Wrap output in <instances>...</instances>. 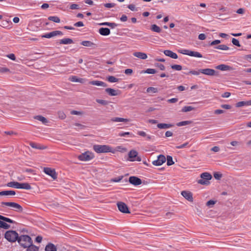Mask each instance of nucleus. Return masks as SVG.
Instances as JSON below:
<instances>
[{
    "mask_svg": "<svg viewBox=\"0 0 251 251\" xmlns=\"http://www.w3.org/2000/svg\"><path fill=\"white\" fill-rule=\"evenodd\" d=\"M52 37L55 36H62L63 35V33L59 30H55L51 32Z\"/></svg>",
    "mask_w": 251,
    "mask_h": 251,
    "instance_id": "nucleus-44",
    "label": "nucleus"
},
{
    "mask_svg": "<svg viewBox=\"0 0 251 251\" xmlns=\"http://www.w3.org/2000/svg\"><path fill=\"white\" fill-rule=\"evenodd\" d=\"M96 101L98 103L101 104L102 105H105L107 104V103H108V101H107L105 100H103L97 99Z\"/></svg>",
    "mask_w": 251,
    "mask_h": 251,
    "instance_id": "nucleus-47",
    "label": "nucleus"
},
{
    "mask_svg": "<svg viewBox=\"0 0 251 251\" xmlns=\"http://www.w3.org/2000/svg\"><path fill=\"white\" fill-rule=\"evenodd\" d=\"M0 220H3L9 223H15V222L8 218L4 217L0 215Z\"/></svg>",
    "mask_w": 251,
    "mask_h": 251,
    "instance_id": "nucleus-37",
    "label": "nucleus"
},
{
    "mask_svg": "<svg viewBox=\"0 0 251 251\" xmlns=\"http://www.w3.org/2000/svg\"><path fill=\"white\" fill-rule=\"evenodd\" d=\"M100 25H107L112 28H114L117 26L118 25L115 23L104 22L100 24Z\"/></svg>",
    "mask_w": 251,
    "mask_h": 251,
    "instance_id": "nucleus-31",
    "label": "nucleus"
},
{
    "mask_svg": "<svg viewBox=\"0 0 251 251\" xmlns=\"http://www.w3.org/2000/svg\"><path fill=\"white\" fill-rule=\"evenodd\" d=\"M0 227L4 229H8L10 227V226L6 223L0 220Z\"/></svg>",
    "mask_w": 251,
    "mask_h": 251,
    "instance_id": "nucleus-41",
    "label": "nucleus"
},
{
    "mask_svg": "<svg viewBox=\"0 0 251 251\" xmlns=\"http://www.w3.org/2000/svg\"><path fill=\"white\" fill-rule=\"evenodd\" d=\"M70 9L74 10V9H79V6L78 4H72L70 6Z\"/></svg>",
    "mask_w": 251,
    "mask_h": 251,
    "instance_id": "nucleus-56",
    "label": "nucleus"
},
{
    "mask_svg": "<svg viewBox=\"0 0 251 251\" xmlns=\"http://www.w3.org/2000/svg\"><path fill=\"white\" fill-rule=\"evenodd\" d=\"M5 238L9 241L14 242L18 241L19 238L17 232L14 230L7 231L5 233Z\"/></svg>",
    "mask_w": 251,
    "mask_h": 251,
    "instance_id": "nucleus-4",
    "label": "nucleus"
},
{
    "mask_svg": "<svg viewBox=\"0 0 251 251\" xmlns=\"http://www.w3.org/2000/svg\"><path fill=\"white\" fill-rule=\"evenodd\" d=\"M94 158V154L89 151H85L78 156V159L82 161H88Z\"/></svg>",
    "mask_w": 251,
    "mask_h": 251,
    "instance_id": "nucleus-7",
    "label": "nucleus"
},
{
    "mask_svg": "<svg viewBox=\"0 0 251 251\" xmlns=\"http://www.w3.org/2000/svg\"><path fill=\"white\" fill-rule=\"evenodd\" d=\"M1 205L2 206H7L12 208L13 210L17 211H22V207L17 203L14 202H1Z\"/></svg>",
    "mask_w": 251,
    "mask_h": 251,
    "instance_id": "nucleus-8",
    "label": "nucleus"
},
{
    "mask_svg": "<svg viewBox=\"0 0 251 251\" xmlns=\"http://www.w3.org/2000/svg\"><path fill=\"white\" fill-rule=\"evenodd\" d=\"M16 194L15 191L13 190H7V191H2L0 192V196H8V195H12L14 196Z\"/></svg>",
    "mask_w": 251,
    "mask_h": 251,
    "instance_id": "nucleus-27",
    "label": "nucleus"
},
{
    "mask_svg": "<svg viewBox=\"0 0 251 251\" xmlns=\"http://www.w3.org/2000/svg\"><path fill=\"white\" fill-rule=\"evenodd\" d=\"M156 72V71L155 69L150 68L147 69L145 72V73L149 74H154Z\"/></svg>",
    "mask_w": 251,
    "mask_h": 251,
    "instance_id": "nucleus-46",
    "label": "nucleus"
},
{
    "mask_svg": "<svg viewBox=\"0 0 251 251\" xmlns=\"http://www.w3.org/2000/svg\"><path fill=\"white\" fill-rule=\"evenodd\" d=\"M178 52L183 54L195 57H202V55L201 53L196 51H192L186 49H180L178 50Z\"/></svg>",
    "mask_w": 251,
    "mask_h": 251,
    "instance_id": "nucleus-5",
    "label": "nucleus"
},
{
    "mask_svg": "<svg viewBox=\"0 0 251 251\" xmlns=\"http://www.w3.org/2000/svg\"><path fill=\"white\" fill-rule=\"evenodd\" d=\"M42 38H50L52 37V35L51 32L47 33L44 35H41Z\"/></svg>",
    "mask_w": 251,
    "mask_h": 251,
    "instance_id": "nucleus-49",
    "label": "nucleus"
},
{
    "mask_svg": "<svg viewBox=\"0 0 251 251\" xmlns=\"http://www.w3.org/2000/svg\"><path fill=\"white\" fill-rule=\"evenodd\" d=\"M251 105V100L249 101H239L236 104V107H240L244 106H250Z\"/></svg>",
    "mask_w": 251,
    "mask_h": 251,
    "instance_id": "nucleus-23",
    "label": "nucleus"
},
{
    "mask_svg": "<svg viewBox=\"0 0 251 251\" xmlns=\"http://www.w3.org/2000/svg\"><path fill=\"white\" fill-rule=\"evenodd\" d=\"M200 71L201 72V73L207 75L214 76L217 75L216 72L214 69H212L206 68L200 69Z\"/></svg>",
    "mask_w": 251,
    "mask_h": 251,
    "instance_id": "nucleus-13",
    "label": "nucleus"
},
{
    "mask_svg": "<svg viewBox=\"0 0 251 251\" xmlns=\"http://www.w3.org/2000/svg\"><path fill=\"white\" fill-rule=\"evenodd\" d=\"M129 182L131 184H132L135 186L139 185L142 183L141 179L140 178H139L136 176H132L129 177Z\"/></svg>",
    "mask_w": 251,
    "mask_h": 251,
    "instance_id": "nucleus-14",
    "label": "nucleus"
},
{
    "mask_svg": "<svg viewBox=\"0 0 251 251\" xmlns=\"http://www.w3.org/2000/svg\"><path fill=\"white\" fill-rule=\"evenodd\" d=\"M111 121L114 122H127L129 121L128 119H125L120 117H114L111 119Z\"/></svg>",
    "mask_w": 251,
    "mask_h": 251,
    "instance_id": "nucleus-29",
    "label": "nucleus"
},
{
    "mask_svg": "<svg viewBox=\"0 0 251 251\" xmlns=\"http://www.w3.org/2000/svg\"><path fill=\"white\" fill-rule=\"evenodd\" d=\"M138 152L135 150H131L128 153L129 160L130 161H140L141 158L140 157L137 156Z\"/></svg>",
    "mask_w": 251,
    "mask_h": 251,
    "instance_id": "nucleus-9",
    "label": "nucleus"
},
{
    "mask_svg": "<svg viewBox=\"0 0 251 251\" xmlns=\"http://www.w3.org/2000/svg\"><path fill=\"white\" fill-rule=\"evenodd\" d=\"M27 248V249L26 251H38L39 250V248L36 246L32 245V244H31V245L28 246Z\"/></svg>",
    "mask_w": 251,
    "mask_h": 251,
    "instance_id": "nucleus-34",
    "label": "nucleus"
},
{
    "mask_svg": "<svg viewBox=\"0 0 251 251\" xmlns=\"http://www.w3.org/2000/svg\"><path fill=\"white\" fill-rule=\"evenodd\" d=\"M156 66L160 70L163 71L165 70V67L164 65L160 63H157Z\"/></svg>",
    "mask_w": 251,
    "mask_h": 251,
    "instance_id": "nucleus-54",
    "label": "nucleus"
},
{
    "mask_svg": "<svg viewBox=\"0 0 251 251\" xmlns=\"http://www.w3.org/2000/svg\"><path fill=\"white\" fill-rule=\"evenodd\" d=\"M157 92H158L157 88H155V87H151L148 88L147 89V93L152 92L153 93H156Z\"/></svg>",
    "mask_w": 251,
    "mask_h": 251,
    "instance_id": "nucleus-42",
    "label": "nucleus"
},
{
    "mask_svg": "<svg viewBox=\"0 0 251 251\" xmlns=\"http://www.w3.org/2000/svg\"><path fill=\"white\" fill-rule=\"evenodd\" d=\"M221 43V41L219 40H215L212 42L210 43V46H213L215 45H217Z\"/></svg>",
    "mask_w": 251,
    "mask_h": 251,
    "instance_id": "nucleus-60",
    "label": "nucleus"
},
{
    "mask_svg": "<svg viewBox=\"0 0 251 251\" xmlns=\"http://www.w3.org/2000/svg\"><path fill=\"white\" fill-rule=\"evenodd\" d=\"M133 55L141 59H146L148 57L146 53L142 52H135L133 53Z\"/></svg>",
    "mask_w": 251,
    "mask_h": 251,
    "instance_id": "nucleus-19",
    "label": "nucleus"
},
{
    "mask_svg": "<svg viewBox=\"0 0 251 251\" xmlns=\"http://www.w3.org/2000/svg\"><path fill=\"white\" fill-rule=\"evenodd\" d=\"M117 206L120 211L124 213H130L127 206L126 203L123 202H118L117 203Z\"/></svg>",
    "mask_w": 251,
    "mask_h": 251,
    "instance_id": "nucleus-11",
    "label": "nucleus"
},
{
    "mask_svg": "<svg viewBox=\"0 0 251 251\" xmlns=\"http://www.w3.org/2000/svg\"><path fill=\"white\" fill-rule=\"evenodd\" d=\"M215 203V201H214L213 200H210L206 202V205L208 206H210L211 205H214Z\"/></svg>",
    "mask_w": 251,
    "mask_h": 251,
    "instance_id": "nucleus-61",
    "label": "nucleus"
},
{
    "mask_svg": "<svg viewBox=\"0 0 251 251\" xmlns=\"http://www.w3.org/2000/svg\"><path fill=\"white\" fill-rule=\"evenodd\" d=\"M188 144H189L188 142H186L181 145L176 146V149H182V148H184L187 147Z\"/></svg>",
    "mask_w": 251,
    "mask_h": 251,
    "instance_id": "nucleus-51",
    "label": "nucleus"
},
{
    "mask_svg": "<svg viewBox=\"0 0 251 251\" xmlns=\"http://www.w3.org/2000/svg\"><path fill=\"white\" fill-rule=\"evenodd\" d=\"M164 53L165 54V55L170 57L173 59H177L178 57V56L176 53L173 52L170 50H165L164 51Z\"/></svg>",
    "mask_w": 251,
    "mask_h": 251,
    "instance_id": "nucleus-16",
    "label": "nucleus"
},
{
    "mask_svg": "<svg viewBox=\"0 0 251 251\" xmlns=\"http://www.w3.org/2000/svg\"><path fill=\"white\" fill-rule=\"evenodd\" d=\"M181 195L189 201H193V198L192 193L190 192L183 191L181 193Z\"/></svg>",
    "mask_w": 251,
    "mask_h": 251,
    "instance_id": "nucleus-15",
    "label": "nucleus"
},
{
    "mask_svg": "<svg viewBox=\"0 0 251 251\" xmlns=\"http://www.w3.org/2000/svg\"><path fill=\"white\" fill-rule=\"evenodd\" d=\"M34 119L39 121H41L43 124L45 125H47V124L48 123V120L44 117L41 115L35 116Z\"/></svg>",
    "mask_w": 251,
    "mask_h": 251,
    "instance_id": "nucleus-28",
    "label": "nucleus"
},
{
    "mask_svg": "<svg viewBox=\"0 0 251 251\" xmlns=\"http://www.w3.org/2000/svg\"><path fill=\"white\" fill-rule=\"evenodd\" d=\"M48 20L56 23L60 22V19L57 16H50L48 17Z\"/></svg>",
    "mask_w": 251,
    "mask_h": 251,
    "instance_id": "nucleus-33",
    "label": "nucleus"
},
{
    "mask_svg": "<svg viewBox=\"0 0 251 251\" xmlns=\"http://www.w3.org/2000/svg\"><path fill=\"white\" fill-rule=\"evenodd\" d=\"M89 84L93 85H96L99 86H102L103 87H107V85L104 82L99 81V80H94L90 81L89 82Z\"/></svg>",
    "mask_w": 251,
    "mask_h": 251,
    "instance_id": "nucleus-20",
    "label": "nucleus"
},
{
    "mask_svg": "<svg viewBox=\"0 0 251 251\" xmlns=\"http://www.w3.org/2000/svg\"><path fill=\"white\" fill-rule=\"evenodd\" d=\"M7 57L12 60H15L16 57L15 55L13 53H11L7 55Z\"/></svg>",
    "mask_w": 251,
    "mask_h": 251,
    "instance_id": "nucleus-63",
    "label": "nucleus"
},
{
    "mask_svg": "<svg viewBox=\"0 0 251 251\" xmlns=\"http://www.w3.org/2000/svg\"><path fill=\"white\" fill-rule=\"evenodd\" d=\"M59 43L61 44L67 45L72 44L73 43V41L70 38H64L60 40Z\"/></svg>",
    "mask_w": 251,
    "mask_h": 251,
    "instance_id": "nucleus-30",
    "label": "nucleus"
},
{
    "mask_svg": "<svg viewBox=\"0 0 251 251\" xmlns=\"http://www.w3.org/2000/svg\"><path fill=\"white\" fill-rule=\"evenodd\" d=\"M6 186L10 187L16 189H23L25 190H30L31 187L28 183H19L16 181H11L7 183Z\"/></svg>",
    "mask_w": 251,
    "mask_h": 251,
    "instance_id": "nucleus-2",
    "label": "nucleus"
},
{
    "mask_svg": "<svg viewBox=\"0 0 251 251\" xmlns=\"http://www.w3.org/2000/svg\"><path fill=\"white\" fill-rule=\"evenodd\" d=\"M174 126V125L171 124H164L160 123L158 124L157 126L160 129H167L172 127Z\"/></svg>",
    "mask_w": 251,
    "mask_h": 251,
    "instance_id": "nucleus-22",
    "label": "nucleus"
},
{
    "mask_svg": "<svg viewBox=\"0 0 251 251\" xmlns=\"http://www.w3.org/2000/svg\"><path fill=\"white\" fill-rule=\"evenodd\" d=\"M171 68L175 70L180 71L182 70V66L180 65H173L171 66Z\"/></svg>",
    "mask_w": 251,
    "mask_h": 251,
    "instance_id": "nucleus-45",
    "label": "nucleus"
},
{
    "mask_svg": "<svg viewBox=\"0 0 251 251\" xmlns=\"http://www.w3.org/2000/svg\"><path fill=\"white\" fill-rule=\"evenodd\" d=\"M127 7L130 9L131 10V11H136L137 9L135 7V6L134 5V4H129L128 6H127Z\"/></svg>",
    "mask_w": 251,
    "mask_h": 251,
    "instance_id": "nucleus-55",
    "label": "nucleus"
},
{
    "mask_svg": "<svg viewBox=\"0 0 251 251\" xmlns=\"http://www.w3.org/2000/svg\"><path fill=\"white\" fill-rule=\"evenodd\" d=\"M74 25L76 27H82L84 26L83 23L82 22L79 21L75 23L74 24Z\"/></svg>",
    "mask_w": 251,
    "mask_h": 251,
    "instance_id": "nucleus-57",
    "label": "nucleus"
},
{
    "mask_svg": "<svg viewBox=\"0 0 251 251\" xmlns=\"http://www.w3.org/2000/svg\"><path fill=\"white\" fill-rule=\"evenodd\" d=\"M18 242L21 246L25 248H27L32 244L31 238L28 235H26L19 236L18 239Z\"/></svg>",
    "mask_w": 251,
    "mask_h": 251,
    "instance_id": "nucleus-3",
    "label": "nucleus"
},
{
    "mask_svg": "<svg viewBox=\"0 0 251 251\" xmlns=\"http://www.w3.org/2000/svg\"><path fill=\"white\" fill-rule=\"evenodd\" d=\"M29 145L32 148L36 149L43 150V149H45L46 148V147H45L43 145H41L40 144H37V143H35L34 142H30L29 143Z\"/></svg>",
    "mask_w": 251,
    "mask_h": 251,
    "instance_id": "nucleus-24",
    "label": "nucleus"
},
{
    "mask_svg": "<svg viewBox=\"0 0 251 251\" xmlns=\"http://www.w3.org/2000/svg\"><path fill=\"white\" fill-rule=\"evenodd\" d=\"M78 77L76 76H72L70 77V80L72 82H77L78 80Z\"/></svg>",
    "mask_w": 251,
    "mask_h": 251,
    "instance_id": "nucleus-62",
    "label": "nucleus"
},
{
    "mask_svg": "<svg viewBox=\"0 0 251 251\" xmlns=\"http://www.w3.org/2000/svg\"><path fill=\"white\" fill-rule=\"evenodd\" d=\"M81 45L85 47H90L93 48L97 47L95 44L90 41H83L81 43Z\"/></svg>",
    "mask_w": 251,
    "mask_h": 251,
    "instance_id": "nucleus-25",
    "label": "nucleus"
},
{
    "mask_svg": "<svg viewBox=\"0 0 251 251\" xmlns=\"http://www.w3.org/2000/svg\"><path fill=\"white\" fill-rule=\"evenodd\" d=\"M232 44L236 46L237 47H239L241 46V45H240V44L239 43V41L237 39H235V38H232Z\"/></svg>",
    "mask_w": 251,
    "mask_h": 251,
    "instance_id": "nucleus-48",
    "label": "nucleus"
},
{
    "mask_svg": "<svg viewBox=\"0 0 251 251\" xmlns=\"http://www.w3.org/2000/svg\"><path fill=\"white\" fill-rule=\"evenodd\" d=\"M126 135H130L131 137H132L133 136V135H132V134L129 132H120L119 133V136H121V137H125Z\"/></svg>",
    "mask_w": 251,
    "mask_h": 251,
    "instance_id": "nucleus-43",
    "label": "nucleus"
},
{
    "mask_svg": "<svg viewBox=\"0 0 251 251\" xmlns=\"http://www.w3.org/2000/svg\"><path fill=\"white\" fill-rule=\"evenodd\" d=\"M107 80L111 83L117 82L118 81V78L115 77L114 76H109L107 78Z\"/></svg>",
    "mask_w": 251,
    "mask_h": 251,
    "instance_id": "nucleus-39",
    "label": "nucleus"
},
{
    "mask_svg": "<svg viewBox=\"0 0 251 251\" xmlns=\"http://www.w3.org/2000/svg\"><path fill=\"white\" fill-rule=\"evenodd\" d=\"M44 172L47 175L50 176L53 179H55L57 178V175L54 169H52L48 167H45L44 169Z\"/></svg>",
    "mask_w": 251,
    "mask_h": 251,
    "instance_id": "nucleus-12",
    "label": "nucleus"
},
{
    "mask_svg": "<svg viewBox=\"0 0 251 251\" xmlns=\"http://www.w3.org/2000/svg\"><path fill=\"white\" fill-rule=\"evenodd\" d=\"M137 134L142 137H146L147 136L146 132L143 131H138Z\"/></svg>",
    "mask_w": 251,
    "mask_h": 251,
    "instance_id": "nucleus-64",
    "label": "nucleus"
},
{
    "mask_svg": "<svg viewBox=\"0 0 251 251\" xmlns=\"http://www.w3.org/2000/svg\"><path fill=\"white\" fill-rule=\"evenodd\" d=\"M178 101L177 98H172L167 100V101L169 103H175Z\"/></svg>",
    "mask_w": 251,
    "mask_h": 251,
    "instance_id": "nucleus-59",
    "label": "nucleus"
},
{
    "mask_svg": "<svg viewBox=\"0 0 251 251\" xmlns=\"http://www.w3.org/2000/svg\"><path fill=\"white\" fill-rule=\"evenodd\" d=\"M201 73L200 70L199 71L192 70L190 71L187 74H191L194 75H199Z\"/></svg>",
    "mask_w": 251,
    "mask_h": 251,
    "instance_id": "nucleus-52",
    "label": "nucleus"
},
{
    "mask_svg": "<svg viewBox=\"0 0 251 251\" xmlns=\"http://www.w3.org/2000/svg\"><path fill=\"white\" fill-rule=\"evenodd\" d=\"M192 123L191 121H182L178 122L176 124V126H182L188 125L189 124H190Z\"/></svg>",
    "mask_w": 251,
    "mask_h": 251,
    "instance_id": "nucleus-36",
    "label": "nucleus"
},
{
    "mask_svg": "<svg viewBox=\"0 0 251 251\" xmlns=\"http://www.w3.org/2000/svg\"><path fill=\"white\" fill-rule=\"evenodd\" d=\"M174 164L173 158L171 156L168 155L167 157V164L168 166H171Z\"/></svg>",
    "mask_w": 251,
    "mask_h": 251,
    "instance_id": "nucleus-40",
    "label": "nucleus"
},
{
    "mask_svg": "<svg viewBox=\"0 0 251 251\" xmlns=\"http://www.w3.org/2000/svg\"><path fill=\"white\" fill-rule=\"evenodd\" d=\"M198 38L199 40H203L205 39L206 36L204 33H201L199 35Z\"/></svg>",
    "mask_w": 251,
    "mask_h": 251,
    "instance_id": "nucleus-58",
    "label": "nucleus"
},
{
    "mask_svg": "<svg viewBox=\"0 0 251 251\" xmlns=\"http://www.w3.org/2000/svg\"><path fill=\"white\" fill-rule=\"evenodd\" d=\"M99 33L103 36H107L110 34V30L108 28H100L99 30Z\"/></svg>",
    "mask_w": 251,
    "mask_h": 251,
    "instance_id": "nucleus-18",
    "label": "nucleus"
},
{
    "mask_svg": "<svg viewBox=\"0 0 251 251\" xmlns=\"http://www.w3.org/2000/svg\"><path fill=\"white\" fill-rule=\"evenodd\" d=\"M118 90H116L112 88H106L105 89V92L109 94V95L111 96H116L118 95Z\"/></svg>",
    "mask_w": 251,
    "mask_h": 251,
    "instance_id": "nucleus-21",
    "label": "nucleus"
},
{
    "mask_svg": "<svg viewBox=\"0 0 251 251\" xmlns=\"http://www.w3.org/2000/svg\"><path fill=\"white\" fill-rule=\"evenodd\" d=\"M215 49L221 50H229V48L225 45H220L215 47Z\"/></svg>",
    "mask_w": 251,
    "mask_h": 251,
    "instance_id": "nucleus-38",
    "label": "nucleus"
},
{
    "mask_svg": "<svg viewBox=\"0 0 251 251\" xmlns=\"http://www.w3.org/2000/svg\"><path fill=\"white\" fill-rule=\"evenodd\" d=\"M114 3H107L104 4V6L106 8H110L115 6Z\"/></svg>",
    "mask_w": 251,
    "mask_h": 251,
    "instance_id": "nucleus-53",
    "label": "nucleus"
},
{
    "mask_svg": "<svg viewBox=\"0 0 251 251\" xmlns=\"http://www.w3.org/2000/svg\"><path fill=\"white\" fill-rule=\"evenodd\" d=\"M45 251H57V249L54 244L49 243L46 246Z\"/></svg>",
    "mask_w": 251,
    "mask_h": 251,
    "instance_id": "nucleus-26",
    "label": "nucleus"
},
{
    "mask_svg": "<svg viewBox=\"0 0 251 251\" xmlns=\"http://www.w3.org/2000/svg\"><path fill=\"white\" fill-rule=\"evenodd\" d=\"M201 179L198 180V182L202 185L209 184V180L212 178V176L207 172L203 173L201 175Z\"/></svg>",
    "mask_w": 251,
    "mask_h": 251,
    "instance_id": "nucleus-6",
    "label": "nucleus"
},
{
    "mask_svg": "<svg viewBox=\"0 0 251 251\" xmlns=\"http://www.w3.org/2000/svg\"><path fill=\"white\" fill-rule=\"evenodd\" d=\"M93 150L98 153L113 152L112 148L106 145H95Z\"/></svg>",
    "mask_w": 251,
    "mask_h": 251,
    "instance_id": "nucleus-1",
    "label": "nucleus"
},
{
    "mask_svg": "<svg viewBox=\"0 0 251 251\" xmlns=\"http://www.w3.org/2000/svg\"><path fill=\"white\" fill-rule=\"evenodd\" d=\"M151 29L152 31L157 33H159L161 31V29L155 24L151 25Z\"/></svg>",
    "mask_w": 251,
    "mask_h": 251,
    "instance_id": "nucleus-32",
    "label": "nucleus"
},
{
    "mask_svg": "<svg viewBox=\"0 0 251 251\" xmlns=\"http://www.w3.org/2000/svg\"><path fill=\"white\" fill-rule=\"evenodd\" d=\"M166 161L165 156L160 154L158 156L157 159L152 161V163L155 166H160L162 165Z\"/></svg>",
    "mask_w": 251,
    "mask_h": 251,
    "instance_id": "nucleus-10",
    "label": "nucleus"
},
{
    "mask_svg": "<svg viewBox=\"0 0 251 251\" xmlns=\"http://www.w3.org/2000/svg\"><path fill=\"white\" fill-rule=\"evenodd\" d=\"M195 108L191 106H185L181 110L183 112H187L194 110Z\"/></svg>",
    "mask_w": 251,
    "mask_h": 251,
    "instance_id": "nucleus-35",
    "label": "nucleus"
},
{
    "mask_svg": "<svg viewBox=\"0 0 251 251\" xmlns=\"http://www.w3.org/2000/svg\"><path fill=\"white\" fill-rule=\"evenodd\" d=\"M217 69L220 70L221 71H230L232 70V68L229 66L225 65V64H221L218 65L216 67Z\"/></svg>",
    "mask_w": 251,
    "mask_h": 251,
    "instance_id": "nucleus-17",
    "label": "nucleus"
},
{
    "mask_svg": "<svg viewBox=\"0 0 251 251\" xmlns=\"http://www.w3.org/2000/svg\"><path fill=\"white\" fill-rule=\"evenodd\" d=\"M213 176L215 178L218 180L220 179L222 176V174L218 173H215Z\"/></svg>",
    "mask_w": 251,
    "mask_h": 251,
    "instance_id": "nucleus-50",
    "label": "nucleus"
}]
</instances>
